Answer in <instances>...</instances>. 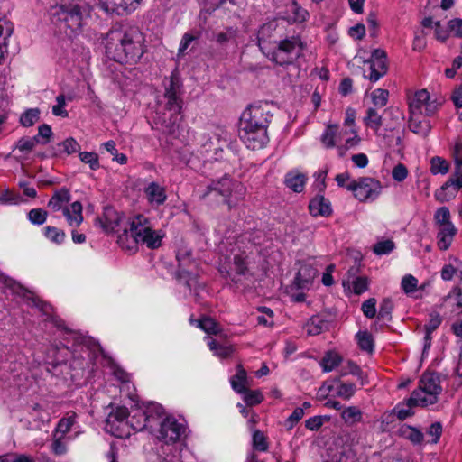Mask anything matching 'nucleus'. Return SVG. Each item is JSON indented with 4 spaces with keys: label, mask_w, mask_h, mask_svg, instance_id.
Wrapping results in <instances>:
<instances>
[{
    "label": "nucleus",
    "mask_w": 462,
    "mask_h": 462,
    "mask_svg": "<svg viewBox=\"0 0 462 462\" xmlns=\"http://www.w3.org/2000/svg\"><path fill=\"white\" fill-rule=\"evenodd\" d=\"M164 236L165 233L162 229H154L148 217L136 215L130 220L128 227L119 234L117 243L123 250L134 254L139 245L149 249L159 248Z\"/></svg>",
    "instance_id": "obj_1"
},
{
    "label": "nucleus",
    "mask_w": 462,
    "mask_h": 462,
    "mask_svg": "<svg viewBox=\"0 0 462 462\" xmlns=\"http://www.w3.org/2000/svg\"><path fill=\"white\" fill-rule=\"evenodd\" d=\"M144 37L138 27L124 26L108 33L106 49L114 51L116 59L122 61H136L143 54Z\"/></svg>",
    "instance_id": "obj_2"
},
{
    "label": "nucleus",
    "mask_w": 462,
    "mask_h": 462,
    "mask_svg": "<svg viewBox=\"0 0 462 462\" xmlns=\"http://www.w3.org/2000/svg\"><path fill=\"white\" fill-rule=\"evenodd\" d=\"M50 18L56 32L73 39L82 32L84 19L79 5H60L52 6Z\"/></svg>",
    "instance_id": "obj_3"
},
{
    "label": "nucleus",
    "mask_w": 462,
    "mask_h": 462,
    "mask_svg": "<svg viewBox=\"0 0 462 462\" xmlns=\"http://www.w3.org/2000/svg\"><path fill=\"white\" fill-rule=\"evenodd\" d=\"M164 85V99H165V109L171 113L170 123L163 121L164 131L168 134H174L178 128L176 125L177 117L182 110V84L177 74L172 73L170 78H165L163 81Z\"/></svg>",
    "instance_id": "obj_4"
},
{
    "label": "nucleus",
    "mask_w": 462,
    "mask_h": 462,
    "mask_svg": "<svg viewBox=\"0 0 462 462\" xmlns=\"http://www.w3.org/2000/svg\"><path fill=\"white\" fill-rule=\"evenodd\" d=\"M245 194V187L238 181L232 180L229 177L225 175L217 180H212L209 185L202 193L201 197L206 199L212 197L217 199L221 197V201L229 208L236 205V203L243 199Z\"/></svg>",
    "instance_id": "obj_5"
},
{
    "label": "nucleus",
    "mask_w": 462,
    "mask_h": 462,
    "mask_svg": "<svg viewBox=\"0 0 462 462\" xmlns=\"http://www.w3.org/2000/svg\"><path fill=\"white\" fill-rule=\"evenodd\" d=\"M303 44L299 37L281 39L263 54L273 62L283 66L291 64L298 59Z\"/></svg>",
    "instance_id": "obj_6"
},
{
    "label": "nucleus",
    "mask_w": 462,
    "mask_h": 462,
    "mask_svg": "<svg viewBox=\"0 0 462 462\" xmlns=\"http://www.w3.org/2000/svg\"><path fill=\"white\" fill-rule=\"evenodd\" d=\"M163 414L162 406L156 402L150 403L144 410L139 408L132 410L129 415V427L135 431L144 429L152 430Z\"/></svg>",
    "instance_id": "obj_7"
},
{
    "label": "nucleus",
    "mask_w": 462,
    "mask_h": 462,
    "mask_svg": "<svg viewBox=\"0 0 462 462\" xmlns=\"http://www.w3.org/2000/svg\"><path fill=\"white\" fill-rule=\"evenodd\" d=\"M440 376L437 373H424L420 380L419 388L413 392H420V406L427 407L438 402L441 393Z\"/></svg>",
    "instance_id": "obj_8"
},
{
    "label": "nucleus",
    "mask_w": 462,
    "mask_h": 462,
    "mask_svg": "<svg viewBox=\"0 0 462 462\" xmlns=\"http://www.w3.org/2000/svg\"><path fill=\"white\" fill-rule=\"evenodd\" d=\"M176 259L179 263L176 274L177 280L189 290H196L197 286H199L198 276L187 269L195 264L191 256V250L186 247L179 248L176 253Z\"/></svg>",
    "instance_id": "obj_9"
},
{
    "label": "nucleus",
    "mask_w": 462,
    "mask_h": 462,
    "mask_svg": "<svg viewBox=\"0 0 462 462\" xmlns=\"http://www.w3.org/2000/svg\"><path fill=\"white\" fill-rule=\"evenodd\" d=\"M130 412L125 407H116L107 416L105 425L106 432L116 438H127L130 436L129 427Z\"/></svg>",
    "instance_id": "obj_10"
},
{
    "label": "nucleus",
    "mask_w": 462,
    "mask_h": 462,
    "mask_svg": "<svg viewBox=\"0 0 462 462\" xmlns=\"http://www.w3.org/2000/svg\"><path fill=\"white\" fill-rule=\"evenodd\" d=\"M346 189L352 191L359 201L364 202L368 199L374 200L382 191V185L375 179L362 177L348 183Z\"/></svg>",
    "instance_id": "obj_11"
},
{
    "label": "nucleus",
    "mask_w": 462,
    "mask_h": 462,
    "mask_svg": "<svg viewBox=\"0 0 462 462\" xmlns=\"http://www.w3.org/2000/svg\"><path fill=\"white\" fill-rule=\"evenodd\" d=\"M158 424H160L158 439L166 444L175 443L186 433V425L173 416H166L162 420L160 419Z\"/></svg>",
    "instance_id": "obj_12"
},
{
    "label": "nucleus",
    "mask_w": 462,
    "mask_h": 462,
    "mask_svg": "<svg viewBox=\"0 0 462 462\" xmlns=\"http://www.w3.org/2000/svg\"><path fill=\"white\" fill-rule=\"evenodd\" d=\"M272 115L267 105L249 106L240 117V125L250 127L267 129Z\"/></svg>",
    "instance_id": "obj_13"
},
{
    "label": "nucleus",
    "mask_w": 462,
    "mask_h": 462,
    "mask_svg": "<svg viewBox=\"0 0 462 462\" xmlns=\"http://www.w3.org/2000/svg\"><path fill=\"white\" fill-rule=\"evenodd\" d=\"M367 69H364V77L371 82H376L387 72L386 53L381 49L372 52L371 58L365 62Z\"/></svg>",
    "instance_id": "obj_14"
},
{
    "label": "nucleus",
    "mask_w": 462,
    "mask_h": 462,
    "mask_svg": "<svg viewBox=\"0 0 462 462\" xmlns=\"http://www.w3.org/2000/svg\"><path fill=\"white\" fill-rule=\"evenodd\" d=\"M239 136L248 149L259 150L265 146L269 141L267 129L250 127L240 125Z\"/></svg>",
    "instance_id": "obj_15"
},
{
    "label": "nucleus",
    "mask_w": 462,
    "mask_h": 462,
    "mask_svg": "<svg viewBox=\"0 0 462 462\" xmlns=\"http://www.w3.org/2000/svg\"><path fill=\"white\" fill-rule=\"evenodd\" d=\"M282 27L279 25V20H273L263 24L258 30V46L263 53L277 43L282 37Z\"/></svg>",
    "instance_id": "obj_16"
},
{
    "label": "nucleus",
    "mask_w": 462,
    "mask_h": 462,
    "mask_svg": "<svg viewBox=\"0 0 462 462\" xmlns=\"http://www.w3.org/2000/svg\"><path fill=\"white\" fill-rule=\"evenodd\" d=\"M410 113L412 115L432 116L438 109V104L435 100H430V94L426 89L417 91L411 99Z\"/></svg>",
    "instance_id": "obj_17"
},
{
    "label": "nucleus",
    "mask_w": 462,
    "mask_h": 462,
    "mask_svg": "<svg viewBox=\"0 0 462 462\" xmlns=\"http://www.w3.org/2000/svg\"><path fill=\"white\" fill-rule=\"evenodd\" d=\"M99 6L107 14L123 15L137 8L142 0H98Z\"/></svg>",
    "instance_id": "obj_18"
},
{
    "label": "nucleus",
    "mask_w": 462,
    "mask_h": 462,
    "mask_svg": "<svg viewBox=\"0 0 462 462\" xmlns=\"http://www.w3.org/2000/svg\"><path fill=\"white\" fill-rule=\"evenodd\" d=\"M121 217L113 208L106 207L101 217L96 218L95 225L106 233L114 232L119 226Z\"/></svg>",
    "instance_id": "obj_19"
},
{
    "label": "nucleus",
    "mask_w": 462,
    "mask_h": 462,
    "mask_svg": "<svg viewBox=\"0 0 462 462\" xmlns=\"http://www.w3.org/2000/svg\"><path fill=\"white\" fill-rule=\"evenodd\" d=\"M347 134V130H339L337 125H328L323 132L320 141L325 148L336 147L337 143Z\"/></svg>",
    "instance_id": "obj_20"
},
{
    "label": "nucleus",
    "mask_w": 462,
    "mask_h": 462,
    "mask_svg": "<svg viewBox=\"0 0 462 462\" xmlns=\"http://www.w3.org/2000/svg\"><path fill=\"white\" fill-rule=\"evenodd\" d=\"M420 392H412L411 397L405 402L399 403L393 409V412L399 420H404L413 416L414 411L412 409L415 406H420Z\"/></svg>",
    "instance_id": "obj_21"
},
{
    "label": "nucleus",
    "mask_w": 462,
    "mask_h": 462,
    "mask_svg": "<svg viewBox=\"0 0 462 462\" xmlns=\"http://www.w3.org/2000/svg\"><path fill=\"white\" fill-rule=\"evenodd\" d=\"M316 275L317 270L315 268L310 264H303L299 269L294 278L293 284L297 289L300 290L308 289L312 283V281Z\"/></svg>",
    "instance_id": "obj_22"
},
{
    "label": "nucleus",
    "mask_w": 462,
    "mask_h": 462,
    "mask_svg": "<svg viewBox=\"0 0 462 462\" xmlns=\"http://www.w3.org/2000/svg\"><path fill=\"white\" fill-rule=\"evenodd\" d=\"M144 193L149 203L157 207L162 205L167 199L165 189L154 181L144 189Z\"/></svg>",
    "instance_id": "obj_23"
},
{
    "label": "nucleus",
    "mask_w": 462,
    "mask_h": 462,
    "mask_svg": "<svg viewBox=\"0 0 462 462\" xmlns=\"http://www.w3.org/2000/svg\"><path fill=\"white\" fill-rule=\"evenodd\" d=\"M308 178L297 170L291 171L284 177L285 186L296 193L303 191Z\"/></svg>",
    "instance_id": "obj_24"
},
{
    "label": "nucleus",
    "mask_w": 462,
    "mask_h": 462,
    "mask_svg": "<svg viewBox=\"0 0 462 462\" xmlns=\"http://www.w3.org/2000/svg\"><path fill=\"white\" fill-rule=\"evenodd\" d=\"M70 198V193L68 189L62 188L56 190L48 202V208L54 212L60 210H62L63 212L64 208L69 207L68 203L69 202Z\"/></svg>",
    "instance_id": "obj_25"
},
{
    "label": "nucleus",
    "mask_w": 462,
    "mask_h": 462,
    "mask_svg": "<svg viewBox=\"0 0 462 462\" xmlns=\"http://www.w3.org/2000/svg\"><path fill=\"white\" fill-rule=\"evenodd\" d=\"M442 306H450L451 311L456 314L462 313V283L454 287L447 296L442 299Z\"/></svg>",
    "instance_id": "obj_26"
},
{
    "label": "nucleus",
    "mask_w": 462,
    "mask_h": 462,
    "mask_svg": "<svg viewBox=\"0 0 462 462\" xmlns=\"http://www.w3.org/2000/svg\"><path fill=\"white\" fill-rule=\"evenodd\" d=\"M82 209L83 208L79 201H75L69 207L64 208L62 213L69 226L78 227L80 226L83 221Z\"/></svg>",
    "instance_id": "obj_27"
},
{
    "label": "nucleus",
    "mask_w": 462,
    "mask_h": 462,
    "mask_svg": "<svg viewBox=\"0 0 462 462\" xmlns=\"http://www.w3.org/2000/svg\"><path fill=\"white\" fill-rule=\"evenodd\" d=\"M438 246L440 250L446 251L450 246L453 237L457 233V229L453 224L440 226H438Z\"/></svg>",
    "instance_id": "obj_28"
},
{
    "label": "nucleus",
    "mask_w": 462,
    "mask_h": 462,
    "mask_svg": "<svg viewBox=\"0 0 462 462\" xmlns=\"http://www.w3.org/2000/svg\"><path fill=\"white\" fill-rule=\"evenodd\" d=\"M442 323V318L437 311H431L429 314V320L424 326L425 336H424V348L425 352L431 345V333L435 331Z\"/></svg>",
    "instance_id": "obj_29"
},
{
    "label": "nucleus",
    "mask_w": 462,
    "mask_h": 462,
    "mask_svg": "<svg viewBox=\"0 0 462 462\" xmlns=\"http://www.w3.org/2000/svg\"><path fill=\"white\" fill-rule=\"evenodd\" d=\"M310 212L312 216L328 217L332 213L330 203L323 196H318L310 200L309 205Z\"/></svg>",
    "instance_id": "obj_30"
},
{
    "label": "nucleus",
    "mask_w": 462,
    "mask_h": 462,
    "mask_svg": "<svg viewBox=\"0 0 462 462\" xmlns=\"http://www.w3.org/2000/svg\"><path fill=\"white\" fill-rule=\"evenodd\" d=\"M420 115L411 114L409 120V128L413 133L425 137L430 133L431 129V125L428 119H420Z\"/></svg>",
    "instance_id": "obj_31"
},
{
    "label": "nucleus",
    "mask_w": 462,
    "mask_h": 462,
    "mask_svg": "<svg viewBox=\"0 0 462 462\" xmlns=\"http://www.w3.org/2000/svg\"><path fill=\"white\" fill-rule=\"evenodd\" d=\"M287 16H282L281 20H286L289 23H302L307 20L309 13L304 8L300 7L296 2H292L287 7Z\"/></svg>",
    "instance_id": "obj_32"
},
{
    "label": "nucleus",
    "mask_w": 462,
    "mask_h": 462,
    "mask_svg": "<svg viewBox=\"0 0 462 462\" xmlns=\"http://www.w3.org/2000/svg\"><path fill=\"white\" fill-rule=\"evenodd\" d=\"M364 124L373 129L375 133L383 125L382 116L378 113L377 108L369 107L366 110V115L364 117Z\"/></svg>",
    "instance_id": "obj_33"
},
{
    "label": "nucleus",
    "mask_w": 462,
    "mask_h": 462,
    "mask_svg": "<svg viewBox=\"0 0 462 462\" xmlns=\"http://www.w3.org/2000/svg\"><path fill=\"white\" fill-rule=\"evenodd\" d=\"M399 431L402 437L410 440L414 445H420L423 441L424 435L417 428L403 425L400 428Z\"/></svg>",
    "instance_id": "obj_34"
},
{
    "label": "nucleus",
    "mask_w": 462,
    "mask_h": 462,
    "mask_svg": "<svg viewBox=\"0 0 462 462\" xmlns=\"http://www.w3.org/2000/svg\"><path fill=\"white\" fill-rule=\"evenodd\" d=\"M342 362V357L336 352L329 351L321 359L319 365L323 371L328 373L338 366Z\"/></svg>",
    "instance_id": "obj_35"
},
{
    "label": "nucleus",
    "mask_w": 462,
    "mask_h": 462,
    "mask_svg": "<svg viewBox=\"0 0 462 462\" xmlns=\"http://www.w3.org/2000/svg\"><path fill=\"white\" fill-rule=\"evenodd\" d=\"M230 383L234 391L238 393L245 392L247 376L246 372L241 366H238L237 373L230 379Z\"/></svg>",
    "instance_id": "obj_36"
},
{
    "label": "nucleus",
    "mask_w": 462,
    "mask_h": 462,
    "mask_svg": "<svg viewBox=\"0 0 462 462\" xmlns=\"http://www.w3.org/2000/svg\"><path fill=\"white\" fill-rule=\"evenodd\" d=\"M358 346L365 352L372 353L374 351L373 336L367 331H358L356 335Z\"/></svg>",
    "instance_id": "obj_37"
},
{
    "label": "nucleus",
    "mask_w": 462,
    "mask_h": 462,
    "mask_svg": "<svg viewBox=\"0 0 462 462\" xmlns=\"http://www.w3.org/2000/svg\"><path fill=\"white\" fill-rule=\"evenodd\" d=\"M197 326L208 334L217 335L220 332L218 324L211 318L205 317L199 320H192Z\"/></svg>",
    "instance_id": "obj_38"
},
{
    "label": "nucleus",
    "mask_w": 462,
    "mask_h": 462,
    "mask_svg": "<svg viewBox=\"0 0 462 462\" xmlns=\"http://www.w3.org/2000/svg\"><path fill=\"white\" fill-rule=\"evenodd\" d=\"M430 171L433 175H437V174L444 175L448 172L449 164L442 157H439V156L432 157L430 161Z\"/></svg>",
    "instance_id": "obj_39"
},
{
    "label": "nucleus",
    "mask_w": 462,
    "mask_h": 462,
    "mask_svg": "<svg viewBox=\"0 0 462 462\" xmlns=\"http://www.w3.org/2000/svg\"><path fill=\"white\" fill-rule=\"evenodd\" d=\"M40 109L38 108L27 109L21 115V125L25 127L32 126L36 122L40 120Z\"/></svg>",
    "instance_id": "obj_40"
},
{
    "label": "nucleus",
    "mask_w": 462,
    "mask_h": 462,
    "mask_svg": "<svg viewBox=\"0 0 462 462\" xmlns=\"http://www.w3.org/2000/svg\"><path fill=\"white\" fill-rule=\"evenodd\" d=\"M341 417L346 423L354 424L361 421L362 412L357 407L350 406L342 411Z\"/></svg>",
    "instance_id": "obj_41"
},
{
    "label": "nucleus",
    "mask_w": 462,
    "mask_h": 462,
    "mask_svg": "<svg viewBox=\"0 0 462 462\" xmlns=\"http://www.w3.org/2000/svg\"><path fill=\"white\" fill-rule=\"evenodd\" d=\"M75 422H76V414L73 412L70 415L60 420V421L57 424L55 433L64 436L66 433H68L71 430V428L75 424Z\"/></svg>",
    "instance_id": "obj_42"
},
{
    "label": "nucleus",
    "mask_w": 462,
    "mask_h": 462,
    "mask_svg": "<svg viewBox=\"0 0 462 462\" xmlns=\"http://www.w3.org/2000/svg\"><path fill=\"white\" fill-rule=\"evenodd\" d=\"M393 309V301L386 298L383 299L379 307L378 319L383 321H390L392 319V311Z\"/></svg>",
    "instance_id": "obj_43"
},
{
    "label": "nucleus",
    "mask_w": 462,
    "mask_h": 462,
    "mask_svg": "<svg viewBox=\"0 0 462 462\" xmlns=\"http://www.w3.org/2000/svg\"><path fill=\"white\" fill-rule=\"evenodd\" d=\"M372 101L375 108H382L386 106L389 92L386 89L377 88L372 92Z\"/></svg>",
    "instance_id": "obj_44"
},
{
    "label": "nucleus",
    "mask_w": 462,
    "mask_h": 462,
    "mask_svg": "<svg viewBox=\"0 0 462 462\" xmlns=\"http://www.w3.org/2000/svg\"><path fill=\"white\" fill-rule=\"evenodd\" d=\"M23 199L18 193H14L10 189H4L0 191V204H19Z\"/></svg>",
    "instance_id": "obj_45"
},
{
    "label": "nucleus",
    "mask_w": 462,
    "mask_h": 462,
    "mask_svg": "<svg viewBox=\"0 0 462 462\" xmlns=\"http://www.w3.org/2000/svg\"><path fill=\"white\" fill-rule=\"evenodd\" d=\"M48 213L47 211L42 208H32L28 212V219L29 221L37 226H41L45 223L47 219Z\"/></svg>",
    "instance_id": "obj_46"
},
{
    "label": "nucleus",
    "mask_w": 462,
    "mask_h": 462,
    "mask_svg": "<svg viewBox=\"0 0 462 462\" xmlns=\"http://www.w3.org/2000/svg\"><path fill=\"white\" fill-rule=\"evenodd\" d=\"M324 321L318 317H312L306 324L308 335L316 336L322 332Z\"/></svg>",
    "instance_id": "obj_47"
},
{
    "label": "nucleus",
    "mask_w": 462,
    "mask_h": 462,
    "mask_svg": "<svg viewBox=\"0 0 462 462\" xmlns=\"http://www.w3.org/2000/svg\"><path fill=\"white\" fill-rule=\"evenodd\" d=\"M338 382L339 383L337 387V395L346 400L350 399L355 394L356 385L350 383H342L339 380Z\"/></svg>",
    "instance_id": "obj_48"
},
{
    "label": "nucleus",
    "mask_w": 462,
    "mask_h": 462,
    "mask_svg": "<svg viewBox=\"0 0 462 462\" xmlns=\"http://www.w3.org/2000/svg\"><path fill=\"white\" fill-rule=\"evenodd\" d=\"M58 146L60 147L59 152H65L67 154L76 152L80 149L79 143L72 137L67 138L62 143H60Z\"/></svg>",
    "instance_id": "obj_49"
},
{
    "label": "nucleus",
    "mask_w": 462,
    "mask_h": 462,
    "mask_svg": "<svg viewBox=\"0 0 462 462\" xmlns=\"http://www.w3.org/2000/svg\"><path fill=\"white\" fill-rule=\"evenodd\" d=\"M44 234L49 240L56 244H61L65 239V233L54 226H46Z\"/></svg>",
    "instance_id": "obj_50"
},
{
    "label": "nucleus",
    "mask_w": 462,
    "mask_h": 462,
    "mask_svg": "<svg viewBox=\"0 0 462 462\" xmlns=\"http://www.w3.org/2000/svg\"><path fill=\"white\" fill-rule=\"evenodd\" d=\"M79 158L82 162L88 164L90 169L93 171H96V170L99 169V167H100L98 156L95 152H80Z\"/></svg>",
    "instance_id": "obj_51"
},
{
    "label": "nucleus",
    "mask_w": 462,
    "mask_h": 462,
    "mask_svg": "<svg viewBox=\"0 0 462 462\" xmlns=\"http://www.w3.org/2000/svg\"><path fill=\"white\" fill-rule=\"evenodd\" d=\"M438 226L452 224L450 222V212L447 207L439 208L434 216Z\"/></svg>",
    "instance_id": "obj_52"
},
{
    "label": "nucleus",
    "mask_w": 462,
    "mask_h": 462,
    "mask_svg": "<svg viewBox=\"0 0 462 462\" xmlns=\"http://www.w3.org/2000/svg\"><path fill=\"white\" fill-rule=\"evenodd\" d=\"M51 451L57 456L64 455L67 452L64 436H58L56 433L54 434V440L51 444Z\"/></svg>",
    "instance_id": "obj_53"
},
{
    "label": "nucleus",
    "mask_w": 462,
    "mask_h": 462,
    "mask_svg": "<svg viewBox=\"0 0 462 462\" xmlns=\"http://www.w3.org/2000/svg\"><path fill=\"white\" fill-rule=\"evenodd\" d=\"M394 249V243L392 240H384L374 245V253L378 255L388 254Z\"/></svg>",
    "instance_id": "obj_54"
},
{
    "label": "nucleus",
    "mask_w": 462,
    "mask_h": 462,
    "mask_svg": "<svg viewBox=\"0 0 462 462\" xmlns=\"http://www.w3.org/2000/svg\"><path fill=\"white\" fill-rule=\"evenodd\" d=\"M57 104L52 106V114L56 116L68 117L69 114L67 110L64 109L66 106V98L64 95H59L56 97Z\"/></svg>",
    "instance_id": "obj_55"
},
{
    "label": "nucleus",
    "mask_w": 462,
    "mask_h": 462,
    "mask_svg": "<svg viewBox=\"0 0 462 462\" xmlns=\"http://www.w3.org/2000/svg\"><path fill=\"white\" fill-rule=\"evenodd\" d=\"M253 446L254 448L259 451H266L268 449L266 438L260 430H254L253 434Z\"/></svg>",
    "instance_id": "obj_56"
},
{
    "label": "nucleus",
    "mask_w": 462,
    "mask_h": 462,
    "mask_svg": "<svg viewBox=\"0 0 462 462\" xmlns=\"http://www.w3.org/2000/svg\"><path fill=\"white\" fill-rule=\"evenodd\" d=\"M157 462H180L179 457L171 452L169 446L162 447V454L157 455Z\"/></svg>",
    "instance_id": "obj_57"
},
{
    "label": "nucleus",
    "mask_w": 462,
    "mask_h": 462,
    "mask_svg": "<svg viewBox=\"0 0 462 462\" xmlns=\"http://www.w3.org/2000/svg\"><path fill=\"white\" fill-rule=\"evenodd\" d=\"M37 143H39L37 136L33 138H21L16 143V148L23 152H29L34 148Z\"/></svg>",
    "instance_id": "obj_58"
},
{
    "label": "nucleus",
    "mask_w": 462,
    "mask_h": 462,
    "mask_svg": "<svg viewBox=\"0 0 462 462\" xmlns=\"http://www.w3.org/2000/svg\"><path fill=\"white\" fill-rule=\"evenodd\" d=\"M244 394V401L247 405H256L260 403L263 397L259 391H249L245 388V392L242 393Z\"/></svg>",
    "instance_id": "obj_59"
},
{
    "label": "nucleus",
    "mask_w": 462,
    "mask_h": 462,
    "mask_svg": "<svg viewBox=\"0 0 462 462\" xmlns=\"http://www.w3.org/2000/svg\"><path fill=\"white\" fill-rule=\"evenodd\" d=\"M426 434L431 437L430 442L436 444L439 442L440 436L442 434V425L440 422L437 421L432 423L427 430Z\"/></svg>",
    "instance_id": "obj_60"
},
{
    "label": "nucleus",
    "mask_w": 462,
    "mask_h": 462,
    "mask_svg": "<svg viewBox=\"0 0 462 462\" xmlns=\"http://www.w3.org/2000/svg\"><path fill=\"white\" fill-rule=\"evenodd\" d=\"M449 185L455 186L457 189L462 188V168H454L452 177L442 186V189Z\"/></svg>",
    "instance_id": "obj_61"
},
{
    "label": "nucleus",
    "mask_w": 462,
    "mask_h": 462,
    "mask_svg": "<svg viewBox=\"0 0 462 462\" xmlns=\"http://www.w3.org/2000/svg\"><path fill=\"white\" fill-rule=\"evenodd\" d=\"M376 300L370 298L362 304V311L368 319H373L376 314Z\"/></svg>",
    "instance_id": "obj_62"
},
{
    "label": "nucleus",
    "mask_w": 462,
    "mask_h": 462,
    "mask_svg": "<svg viewBox=\"0 0 462 462\" xmlns=\"http://www.w3.org/2000/svg\"><path fill=\"white\" fill-rule=\"evenodd\" d=\"M418 284V280L411 275H405L402 280V288L406 293H411L415 291Z\"/></svg>",
    "instance_id": "obj_63"
},
{
    "label": "nucleus",
    "mask_w": 462,
    "mask_h": 462,
    "mask_svg": "<svg viewBox=\"0 0 462 462\" xmlns=\"http://www.w3.org/2000/svg\"><path fill=\"white\" fill-rule=\"evenodd\" d=\"M304 416L303 408L297 407L286 420L285 425L288 430L292 429Z\"/></svg>",
    "instance_id": "obj_64"
}]
</instances>
